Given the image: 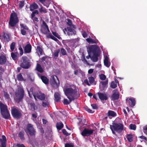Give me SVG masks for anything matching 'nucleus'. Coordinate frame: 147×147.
<instances>
[{
    "label": "nucleus",
    "instance_id": "1",
    "mask_svg": "<svg viewBox=\"0 0 147 147\" xmlns=\"http://www.w3.org/2000/svg\"><path fill=\"white\" fill-rule=\"evenodd\" d=\"M63 90L65 95L70 101L78 98L80 96L77 88L74 85L66 84L63 88Z\"/></svg>",
    "mask_w": 147,
    "mask_h": 147
},
{
    "label": "nucleus",
    "instance_id": "2",
    "mask_svg": "<svg viewBox=\"0 0 147 147\" xmlns=\"http://www.w3.org/2000/svg\"><path fill=\"white\" fill-rule=\"evenodd\" d=\"M110 127L112 133L117 136L115 131L118 133H120L124 129V126L121 121V119L117 118L113 122L112 125H110Z\"/></svg>",
    "mask_w": 147,
    "mask_h": 147
},
{
    "label": "nucleus",
    "instance_id": "3",
    "mask_svg": "<svg viewBox=\"0 0 147 147\" xmlns=\"http://www.w3.org/2000/svg\"><path fill=\"white\" fill-rule=\"evenodd\" d=\"M0 109L1 114L2 117L6 119H9L10 115L8 111L7 106L2 103L0 101Z\"/></svg>",
    "mask_w": 147,
    "mask_h": 147
},
{
    "label": "nucleus",
    "instance_id": "4",
    "mask_svg": "<svg viewBox=\"0 0 147 147\" xmlns=\"http://www.w3.org/2000/svg\"><path fill=\"white\" fill-rule=\"evenodd\" d=\"M30 61L26 56H23L20 61L18 63L20 66L24 69H28L30 67L31 65Z\"/></svg>",
    "mask_w": 147,
    "mask_h": 147
},
{
    "label": "nucleus",
    "instance_id": "5",
    "mask_svg": "<svg viewBox=\"0 0 147 147\" xmlns=\"http://www.w3.org/2000/svg\"><path fill=\"white\" fill-rule=\"evenodd\" d=\"M19 22L17 15L15 12L11 13L9 22V26L11 27L15 26Z\"/></svg>",
    "mask_w": 147,
    "mask_h": 147
},
{
    "label": "nucleus",
    "instance_id": "6",
    "mask_svg": "<svg viewBox=\"0 0 147 147\" xmlns=\"http://www.w3.org/2000/svg\"><path fill=\"white\" fill-rule=\"evenodd\" d=\"M11 113L12 116L15 119H19L22 116L21 112L19 110L18 108L16 107L11 108Z\"/></svg>",
    "mask_w": 147,
    "mask_h": 147
},
{
    "label": "nucleus",
    "instance_id": "7",
    "mask_svg": "<svg viewBox=\"0 0 147 147\" xmlns=\"http://www.w3.org/2000/svg\"><path fill=\"white\" fill-rule=\"evenodd\" d=\"M51 32L54 35L53 36L52 35L51 33H49L46 36V37L48 38H51L55 41H58L59 40L55 37H56L59 39H61V37L56 32H54L53 31H51Z\"/></svg>",
    "mask_w": 147,
    "mask_h": 147
},
{
    "label": "nucleus",
    "instance_id": "8",
    "mask_svg": "<svg viewBox=\"0 0 147 147\" xmlns=\"http://www.w3.org/2000/svg\"><path fill=\"white\" fill-rule=\"evenodd\" d=\"M24 92L23 88H20L19 89L18 93L16 95V100L18 103L21 102L24 98Z\"/></svg>",
    "mask_w": 147,
    "mask_h": 147
},
{
    "label": "nucleus",
    "instance_id": "9",
    "mask_svg": "<svg viewBox=\"0 0 147 147\" xmlns=\"http://www.w3.org/2000/svg\"><path fill=\"white\" fill-rule=\"evenodd\" d=\"M99 50L98 47L97 45H90L88 50V53L96 54L99 53Z\"/></svg>",
    "mask_w": 147,
    "mask_h": 147
},
{
    "label": "nucleus",
    "instance_id": "10",
    "mask_svg": "<svg viewBox=\"0 0 147 147\" xmlns=\"http://www.w3.org/2000/svg\"><path fill=\"white\" fill-rule=\"evenodd\" d=\"M40 31L42 33L45 35L47 34L50 32L48 26L44 21H42V24L41 26Z\"/></svg>",
    "mask_w": 147,
    "mask_h": 147
},
{
    "label": "nucleus",
    "instance_id": "11",
    "mask_svg": "<svg viewBox=\"0 0 147 147\" xmlns=\"http://www.w3.org/2000/svg\"><path fill=\"white\" fill-rule=\"evenodd\" d=\"M75 28H73L71 27H68L64 29V32L67 33L69 36H72L73 35H75L76 34V32L74 30Z\"/></svg>",
    "mask_w": 147,
    "mask_h": 147
},
{
    "label": "nucleus",
    "instance_id": "12",
    "mask_svg": "<svg viewBox=\"0 0 147 147\" xmlns=\"http://www.w3.org/2000/svg\"><path fill=\"white\" fill-rule=\"evenodd\" d=\"M51 84L53 87H58L59 86V78L57 76H53L52 80H51Z\"/></svg>",
    "mask_w": 147,
    "mask_h": 147
},
{
    "label": "nucleus",
    "instance_id": "13",
    "mask_svg": "<svg viewBox=\"0 0 147 147\" xmlns=\"http://www.w3.org/2000/svg\"><path fill=\"white\" fill-rule=\"evenodd\" d=\"M26 130L30 136H35L36 131L32 125L28 123L27 124Z\"/></svg>",
    "mask_w": 147,
    "mask_h": 147
},
{
    "label": "nucleus",
    "instance_id": "14",
    "mask_svg": "<svg viewBox=\"0 0 147 147\" xmlns=\"http://www.w3.org/2000/svg\"><path fill=\"white\" fill-rule=\"evenodd\" d=\"M28 107L29 109L34 111L37 109V107L34 102L31 99H28L27 101Z\"/></svg>",
    "mask_w": 147,
    "mask_h": 147
},
{
    "label": "nucleus",
    "instance_id": "15",
    "mask_svg": "<svg viewBox=\"0 0 147 147\" xmlns=\"http://www.w3.org/2000/svg\"><path fill=\"white\" fill-rule=\"evenodd\" d=\"M93 129H89L85 128L81 133L82 135L83 136H87L92 134L94 132Z\"/></svg>",
    "mask_w": 147,
    "mask_h": 147
},
{
    "label": "nucleus",
    "instance_id": "16",
    "mask_svg": "<svg viewBox=\"0 0 147 147\" xmlns=\"http://www.w3.org/2000/svg\"><path fill=\"white\" fill-rule=\"evenodd\" d=\"M10 35L9 34L4 32H3L2 37L5 42H8L10 40Z\"/></svg>",
    "mask_w": 147,
    "mask_h": 147
},
{
    "label": "nucleus",
    "instance_id": "17",
    "mask_svg": "<svg viewBox=\"0 0 147 147\" xmlns=\"http://www.w3.org/2000/svg\"><path fill=\"white\" fill-rule=\"evenodd\" d=\"M32 47L31 45L30 42H28L24 48V53H30L31 51Z\"/></svg>",
    "mask_w": 147,
    "mask_h": 147
},
{
    "label": "nucleus",
    "instance_id": "18",
    "mask_svg": "<svg viewBox=\"0 0 147 147\" xmlns=\"http://www.w3.org/2000/svg\"><path fill=\"white\" fill-rule=\"evenodd\" d=\"M88 79L89 83L88 82L87 79L84 80V82L85 84H86L87 85L90 86V84H92L93 83L94 81V78L93 77L91 76L88 77Z\"/></svg>",
    "mask_w": 147,
    "mask_h": 147
},
{
    "label": "nucleus",
    "instance_id": "19",
    "mask_svg": "<svg viewBox=\"0 0 147 147\" xmlns=\"http://www.w3.org/2000/svg\"><path fill=\"white\" fill-rule=\"evenodd\" d=\"M1 147H6L7 140L6 137L4 135L2 136V139L0 138Z\"/></svg>",
    "mask_w": 147,
    "mask_h": 147
},
{
    "label": "nucleus",
    "instance_id": "20",
    "mask_svg": "<svg viewBox=\"0 0 147 147\" xmlns=\"http://www.w3.org/2000/svg\"><path fill=\"white\" fill-rule=\"evenodd\" d=\"M7 59L5 55H1L0 56V65L5 64L6 62Z\"/></svg>",
    "mask_w": 147,
    "mask_h": 147
},
{
    "label": "nucleus",
    "instance_id": "21",
    "mask_svg": "<svg viewBox=\"0 0 147 147\" xmlns=\"http://www.w3.org/2000/svg\"><path fill=\"white\" fill-rule=\"evenodd\" d=\"M97 94L99 98L102 100H107L108 98L105 94H104L101 92H98Z\"/></svg>",
    "mask_w": 147,
    "mask_h": 147
},
{
    "label": "nucleus",
    "instance_id": "22",
    "mask_svg": "<svg viewBox=\"0 0 147 147\" xmlns=\"http://www.w3.org/2000/svg\"><path fill=\"white\" fill-rule=\"evenodd\" d=\"M33 96L35 100L36 99V97L39 99L41 100H44L45 98V94H37V95H33Z\"/></svg>",
    "mask_w": 147,
    "mask_h": 147
},
{
    "label": "nucleus",
    "instance_id": "23",
    "mask_svg": "<svg viewBox=\"0 0 147 147\" xmlns=\"http://www.w3.org/2000/svg\"><path fill=\"white\" fill-rule=\"evenodd\" d=\"M119 95L118 92L114 93L111 96V100H117L119 98Z\"/></svg>",
    "mask_w": 147,
    "mask_h": 147
},
{
    "label": "nucleus",
    "instance_id": "24",
    "mask_svg": "<svg viewBox=\"0 0 147 147\" xmlns=\"http://www.w3.org/2000/svg\"><path fill=\"white\" fill-rule=\"evenodd\" d=\"M99 54H93V55L91 57V59L93 62H96L98 60V57L99 56Z\"/></svg>",
    "mask_w": 147,
    "mask_h": 147
},
{
    "label": "nucleus",
    "instance_id": "25",
    "mask_svg": "<svg viewBox=\"0 0 147 147\" xmlns=\"http://www.w3.org/2000/svg\"><path fill=\"white\" fill-rule=\"evenodd\" d=\"M55 101L58 102L60 101L61 98L60 94L57 92L55 93L54 94Z\"/></svg>",
    "mask_w": 147,
    "mask_h": 147
},
{
    "label": "nucleus",
    "instance_id": "26",
    "mask_svg": "<svg viewBox=\"0 0 147 147\" xmlns=\"http://www.w3.org/2000/svg\"><path fill=\"white\" fill-rule=\"evenodd\" d=\"M40 78L42 82L45 84H47L49 83V79L47 77L43 76H41Z\"/></svg>",
    "mask_w": 147,
    "mask_h": 147
},
{
    "label": "nucleus",
    "instance_id": "27",
    "mask_svg": "<svg viewBox=\"0 0 147 147\" xmlns=\"http://www.w3.org/2000/svg\"><path fill=\"white\" fill-rule=\"evenodd\" d=\"M86 40L89 43L91 44H97L98 42V40L97 39L94 40L90 38L86 39Z\"/></svg>",
    "mask_w": 147,
    "mask_h": 147
},
{
    "label": "nucleus",
    "instance_id": "28",
    "mask_svg": "<svg viewBox=\"0 0 147 147\" xmlns=\"http://www.w3.org/2000/svg\"><path fill=\"white\" fill-rule=\"evenodd\" d=\"M107 116L109 117L111 116L112 117H115L117 115L116 113L114 111L112 110H109L107 114Z\"/></svg>",
    "mask_w": 147,
    "mask_h": 147
},
{
    "label": "nucleus",
    "instance_id": "29",
    "mask_svg": "<svg viewBox=\"0 0 147 147\" xmlns=\"http://www.w3.org/2000/svg\"><path fill=\"white\" fill-rule=\"evenodd\" d=\"M38 5L36 3H33L30 5V8L31 11H32L35 9L38 8Z\"/></svg>",
    "mask_w": 147,
    "mask_h": 147
},
{
    "label": "nucleus",
    "instance_id": "30",
    "mask_svg": "<svg viewBox=\"0 0 147 147\" xmlns=\"http://www.w3.org/2000/svg\"><path fill=\"white\" fill-rule=\"evenodd\" d=\"M36 69L37 71L40 73H42L44 71V70L42 67L41 65L38 63H37V64Z\"/></svg>",
    "mask_w": 147,
    "mask_h": 147
},
{
    "label": "nucleus",
    "instance_id": "31",
    "mask_svg": "<svg viewBox=\"0 0 147 147\" xmlns=\"http://www.w3.org/2000/svg\"><path fill=\"white\" fill-rule=\"evenodd\" d=\"M24 132L23 131H21L19 132L18 136L22 140H24L25 138L24 137Z\"/></svg>",
    "mask_w": 147,
    "mask_h": 147
},
{
    "label": "nucleus",
    "instance_id": "32",
    "mask_svg": "<svg viewBox=\"0 0 147 147\" xmlns=\"http://www.w3.org/2000/svg\"><path fill=\"white\" fill-rule=\"evenodd\" d=\"M16 78L19 81H25V80L22 76V73H19L16 76Z\"/></svg>",
    "mask_w": 147,
    "mask_h": 147
},
{
    "label": "nucleus",
    "instance_id": "33",
    "mask_svg": "<svg viewBox=\"0 0 147 147\" xmlns=\"http://www.w3.org/2000/svg\"><path fill=\"white\" fill-rule=\"evenodd\" d=\"M56 126L57 129L60 130L63 127V124L62 122H59L57 123Z\"/></svg>",
    "mask_w": 147,
    "mask_h": 147
},
{
    "label": "nucleus",
    "instance_id": "34",
    "mask_svg": "<svg viewBox=\"0 0 147 147\" xmlns=\"http://www.w3.org/2000/svg\"><path fill=\"white\" fill-rule=\"evenodd\" d=\"M104 65L107 67H109L110 66V63H109L108 58L107 57H106L104 61Z\"/></svg>",
    "mask_w": 147,
    "mask_h": 147
},
{
    "label": "nucleus",
    "instance_id": "35",
    "mask_svg": "<svg viewBox=\"0 0 147 147\" xmlns=\"http://www.w3.org/2000/svg\"><path fill=\"white\" fill-rule=\"evenodd\" d=\"M36 50L39 53L40 55H42L43 49L42 46L40 45L37 46Z\"/></svg>",
    "mask_w": 147,
    "mask_h": 147
},
{
    "label": "nucleus",
    "instance_id": "36",
    "mask_svg": "<svg viewBox=\"0 0 147 147\" xmlns=\"http://www.w3.org/2000/svg\"><path fill=\"white\" fill-rule=\"evenodd\" d=\"M11 57L13 59L14 61L17 60L18 59V55L14 53V52H13L11 53Z\"/></svg>",
    "mask_w": 147,
    "mask_h": 147
},
{
    "label": "nucleus",
    "instance_id": "37",
    "mask_svg": "<svg viewBox=\"0 0 147 147\" xmlns=\"http://www.w3.org/2000/svg\"><path fill=\"white\" fill-rule=\"evenodd\" d=\"M129 100L131 101V103L129 104L130 106L131 107H134L135 105L136 101L135 100L134 98H129Z\"/></svg>",
    "mask_w": 147,
    "mask_h": 147
},
{
    "label": "nucleus",
    "instance_id": "38",
    "mask_svg": "<svg viewBox=\"0 0 147 147\" xmlns=\"http://www.w3.org/2000/svg\"><path fill=\"white\" fill-rule=\"evenodd\" d=\"M103 88L104 89L107 88L108 84V81H102L101 82Z\"/></svg>",
    "mask_w": 147,
    "mask_h": 147
},
{
    "label": "nucleus",
    "instance_id": "39",
    "mask_svg": "<svg viewBox=\"0 0 147 147\" xmlns=\"http://www.w3.org/2000/svg\"><path fill=\"white\" fill-rule=\"evenodd\" d=\"M67 22V24L69 26V27H72L73 28H74V27H75L74 26V25H73L72 24V22L71 20L69 19H66Z\"/></svg>",
    "mask_w": 147,
    "mask_h": 147
},
{
    "label": "nucleus",
    "instance_id": "40",
    "mask_svg": "<svg viewBox=\"0 0 147 147\" xmlns=\"http://www.w3.org/2000/svg\"><path fill=\"white\" fill-rule=\"evenodd\" d=\"M42 105L44 107H49V104L47 100H45V101L42 102Z\"/></svg>",
    "mask_w": 147,
    "mask_h": 147
},
{
    "label": "nucleus",
    "instance_id": "41",
    "mask_svg": "<svg viewBox=\"0 0 147 147\" xmlns=\"http://www.w3.org/2000/svg\"><path fill=\"white\" fill-rule=\"evenodd\" d=\"M127 139L129 142H131L133 141V136L131 134H129L127 135Z\"/></svg>",
    "mask_w": 147,
    "mask_h": 147
},
{
    "label": "nucleus",
    "instance_id": "42",
    "mask_svg": "<svg viewBox=\"0 0 147 147\" xmlns=\"http://www.w3.org/2000/svg\"><path fill=\"white\" fill-rule=\"evenodd\" d=\"M49 57V56H47L43 57L40 59V61L41 62H44L45 61L47 64H48V61H47L46 60Z\"/></svg>",
    "mask_w": 147,
    "mask_h": 147
},
{
    "label": "nucleus",
    "instance_id": "43",
    "mask_svg": "<svg viewBox=\"0 0 147 147\" xmlns=\"http://www.w3.org/2000/svg\"><path fill=\"white\" fill-rule=\"evenodd\" d=\"M20 27L22 29H25L27 31L29 30V28L26 25L23 24H20Z\"/></svg>",
    "mask_w": 147,
    "mask_h": 147
},
{
    "label": "nucleus",
    "instance_id": "44",
    "mask_svg": "<svg viewBox=\"0 0 147 147\" xmlns=\"http://www.w3.org/2000/svg\"><path fill=\"white\" fill-rule=\"evenodd\" d=\"M60 51L62 55L64 56L67 55V52L63 48H61L60 50Z\"/></svg>",
    "mask_w": 147,
    "mask_h": 147
},
{
    "label": "nucleus",
    "instance_id": "45",
    "mask_svg": "<svg viewBox=\"0 0 147 147\" xmlns=\"http://www.w3.org/2000/svg\"><path fill=\"white\" fill-rule=\"evenodd\" d=\"M110 86L112 88H115L117 87L116 83L115 81H112L111 84Z\"/></svg>",
    "mask_w": 147,
    "mask_h": 147
},
{
    "label": "nucleus",
    "instance_id": "46",
    "mask_svg": "<svg viewBox=\"0 0 147 147\" xmlns=\"http://www.w3.org/2000/svg\"><path fill=\"white\" fill-rule=\"evenodd\" d=\"M39 11L40 13H46L47 12V11L46 9L43 7L42 6H41L40 8L39 9Z\"/></svg>",
    "mask_w": 147,
    "mask_h": 147
},
{
    "label": "nucleus",
    "instance_id": "47",
    "mask_svg": "<svg viewBox=\"0 0 147 147\" xmlns=\"http://www.w3.org/2000/svg\"><path fill=\"white\" fill-rule=\"evenodd\" d=\"M4 96L5 98L7 99H9V95L7 92H5V91H3Z\"/></svg>",
    "mask_w": 147,
    "mask_h": 147
},
{
    "label": "nucleus",
    "instance_id": "48",
    "mask_svg": "<svg viewBox=\"0 0 147 147\" xmlns=\"http://www.w3.org/2000/svg\"><path fill=\"white\" fill-rule=\"evenodd\" d=\"M15 42H12L10 46V49L11 51H13L15 48Z\"/></svg>",
    "mask_w": 147,
    "mask_h": 147
},
{
    "label": "nucleus",
    "instance_id": "49",
    "mask_svg": "<svg viewBox=\"0 0 147 147\" xmlns=\"http://www.w3.org/2000/svg\"><path fill=\"white\" fill-rule=\"evenodd\" d=\"M24 1L22 0L20 1L19 3V8L21 9L24 6Z\"/></svg>",
    "mask_w": 147,
    "mask_h": 147
},
{
    "label": "nucleus",
    "instance_id": "50",
    "mask_svg": "<svg viewBox=\"0 0 147 147\" xmlns=\"http://www.w3.org/2000/svg\"><path fill=\"white\" fill-rule=\"evenodd\" d=\"M71 101H70V100L68 101L66 98H65L63 99V103L64 105H68L69 104Z\"/></svg>",
    "mask_w": 147,
    "mask_h": 147
},
{
    "label": "nucleus",
    "instance_id": "51",
    "mask_svg": "<svg viewBox=\"0 0 147 147\" xmlns=\"http://www.w3.org/2000/svg\"><path fill=\"white\" fill-rule=\"evenodd\" d=\"M65 147H74V144L73 143H67L65 144Z\"/></svg>",
    "mask_w": 147,
    "mask_h": 147
},
{
    "label": "nucleus",
    "instance_id": "52",
    "mask_svg": "<svg viewBox=\"0 0 147 147\" xmlns=\"http://www.w3.org/2000/svg\"><path fill=\"white\" fill-rule=\"evenodd\" d=\"M60 52V49L57 50L54 54V57H57L59 56V53Z\"/></svg>",
    "mask_w": 147,
    "mask_h": 147
},
{
    "label": "nucleus",
    "instance_id": "53",
    "mask_svg": "<svg viewBox=\"0 0 147 147\" xmlns=\"http://www.w3.org/2000/svg\"><path fill=\"white\" fill-rule=\"evenodd\" d=\"M62 132L63 134L66 136H68L70 135V134L68 133L65 129H63Z\"/></svg>",
    "mask_w": 147,
    "mask_h": 147
},
{
    "label": "nucleus",
    "instance_id": "54",
    "mask_svg": "<svg viewBox=\"0 0 147 147\" xmlns=\"http://www.w3.org/2000/svg\"><path fill=\"white\" fill-rule=\"evenodd\" d=\"M130 127L131 129L135 130L136 129V126L135 124H131L130 125Z\"/></svg>",
    "mask_w": 147,
    "mask_h": 147
},
{
    "label": "nucleus",
    "instance_id": "55",
    "mask_svg": "<svg viewBox=\"0 0 147 147\" xmlns=\"http://www.w3.org/2000/svg\"><path fill=\"white\" fill-rule=\"evenodd\" d=\"M100 79L102 80H105L106 78V76L104 74H101L100 75Z\"/></svg>",
    "mask_w": 147,
    "mask_h": 147
},
{
    "label": "nucleus",
    "instance_id": "56",
    "mask_svg": "<svg viewBox=\"0 0 147 147\" xmlns=\"http://www.w3.org/2000/svg\"><path fill=\"white\" fill-rule=\"evenodd\" d=\"M26 30L25 29H21L20 31L21 34L23 35H25L26 34Z\"/></svg>",
    "mask_w": 147,
    "mask_h": 147
},
{
    "label": "nucleus",
    "instance_id": "57",
    "mask_svg": "<svg viewBox=\"0 0 147 147\" xmlns=\"http://www.w3.org/2000/svg\"><path fill=\"white\" fill-rule=\"evenodd\" d=\"M19 50L20 51V55L22 56L23 53V51L21 46L19 47Z\"/></svg>",
    "mask_w": 147,
    "mask_h": 147
},
{
    "label": "nucleus",
    "instance_id": "58",
    "mask_svg": "<svg viewBox=\"0 0 147 147\" xmlns=\"http://www.w3.org/2000/svg\"><path fill=\"white\" fill-rule=\"evenodd\" d=\"M143 131L144 133L147 135V125L143 127Z\"/></svg>",
    "mask_w": 147,
    "mask_h": 147
},
{
    "label": "nucleus",
    "instance_id": "59",
    "mask_svg": "<svg viewBox=\"0 0 147 147\" xmlns=\"http://www.w3.org/2000/svg\"><path fill=\"white\" fill-rule=\"evenodd\" d=\"M39 1L42 4H43V5L47 7H48L49 5L47 4V5L45 4V3H46L45 0H39Z\"/></svg>",
    "mask_w": 147,
    "mask_h": 147
},
{
    "label": "nucleus",
    "instance_id": "60",
    "mask_svg": "<svg viewBox=\"0 0 147 147\" xmlns=\"http://www.w3.org/2000/svg\"><path fill=\"white\" fill-rule=\"evenodd\" d=\"M69 40H63L62 42L64 45H67L66 44L69 42Z\"/></svg>",
    "mask_w": 147,
    "mask_h": 147
},
{
    "label": "nucleus",
    "instance_id": "61",
    "mask_svg": "<svg viewBox=\"0 0 147 147\" xmlns=\"http://www.w3.org/2000/svg\"><path fill=\"white\" fill-rule=\"evenodd\" d=\"M92 108L94 109H96L98 108L97 105L96 104H92L91 105Z\"/></svg>",
    "mask_w": 147,
    "mask_h": 147
},
{
    "label": "nucleus",
    "instance_id": "62",
    "mask_svg": "<svg viewBox=\"0 0 147 147\" xmlns=\"http://www.w3.org/2000/svg\"><path fill=\"white\" fill-rule=\"evenodd\" d=\"M82 34L84 38H86L87 37V34L85 31L83 32H82Z\"/></svg>",
    "mask_w": 147,
    "mask_h": 147
},
{
    "label": "nucleus",
    "instance_id": "63",
    "mask_svg": "<svg viewBox=\"0 0 147 147\" xmlns=\"http://www.w3.org/2000/svg\"><path fill=\"white\" fill-rule=\"evenodd\" d=\"M16 146L17 147H26L24 144H17Z\"/></svg>",
    "mask_w": 147,
    "mask_h": 147
},
{
    "label": "nucleus",
    "instance_id": "64",
    "mask_svg": "<svg viewBox=\"0 0 147 147\" xmlns=\"http://www.w3.org/2000/svg\"><path fill=\"white\" fill-rule=\"evenodd\" d=\"M86 110L89 113H92L93 112H94V111H92V110L89 109L88 108H86Z\"/></svg>",
    "mask_w": 147,
    "mask_h": 147
}]
</instances>
